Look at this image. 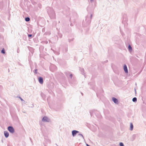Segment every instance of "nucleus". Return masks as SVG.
Segmentation results:
<instances>
[{
	"mask_svg": "<svg viewBox=\"0 0 146 146\" xmlns=\"http://www.w3.org/2000/svg\"><path fill=\"white\" fill-rule=\"evenodd\" d=\"M92 14H91L90 15V19L89 17H88V16H87L86 17V19L85 21H84L83 23L84 25L85 26V27L87 25H89V24L91 22V19L92 18Z\"/></svg>",
	"mask_w": 146,
	"mask_h": 146,
	"instance_id": "obj_1",
	"label": "nucleus"
},
{
	"mask_svg": "<svg viewBox=\"0 0 146 146\" xmlns=\"http://www.w3.org/2000/svg\"><path fill=\"white\" fill-rule=\"evenodd\" d=\"M90 113L91 117H97V115L99 113V112L96 110H92L90 111Z\"/></svg>",
	"mask_w": 146,
	"mask_h": 146,
	"instance_id": "obj_2",
	"label": "nucleus"
},
{
	"mask_svg": "<svg viewBox=\"0 0 146 146\" xmlns=\"http://www.w3.org/2000/svg\"><path fill=\"white\" fill-rule=\"evenodd\" d=\"M7 129L11 133H13L15 132L14 129L12 126H9L8 127Z\"/></svg>",
	"mask_w": 146,
	"mask_h": 146,
	"instance_id": "obj_3",
	"label": "nucleus"
},
{
	"mask_svg": "<svg viewBox=\"0 0 146 146\" xmlns=\"http://www.w3.org/2000/svg\"><path fill=\"white\" fill-rule=\"evenodd\" d=\"M50 120L46 116H44L42 119V121L44 122H48Z\"/></svg>",
	"mask_w": 146,
	"mask_h": 146,
	"instance_id": "obj_4",
	"label": "nucleus"
},
{
	"mask_svg": "<svg viewBox=\"0 0 146 146\" xmlns=\"http://www.w3.org/2000/svg\"><path fill=\"white\" fill-rule=\"evenodd\" d=\"M79 132L78 131L76 130H73L72 132V135L73 137H74L77 133H78Z\"/></svg>",
	"mask_w": 146,
	"mask_h": 146,
	"instance_id": "obj_5",
	"label": "nucleus"
},
{
	"mask_svg": "<svg viewBox=\"0 0 146 146\" xmlns=\"http://www.w3.org/2000/svg\"><path fill=\"white\" fill-rule=\"evenodd\" d=\"M38 80L39 82L41 84H42L43 83V79L42 77H40L38 78Z\"/></svg>",
	"mask_w": 146,
	"mask_h": 146,
	"instance_id": "obj_6",
	"label": "nucleus"
},
{
	"mask_svg": "<svg viewBox=\"0 0 146 146\" xmlns=\"http://www.w3.org/2000/svg\"><path fill=\"white\" fill-rule=\"evenodd\" d=\"M4 134L6 138H7L9 136V133L7 131H4Z\"/></svg>",
	"mask_w": 146,
	"mask_h": 146,
	"instance_id": "obj_7",
	"label": "nucleus"
},
{
	"mask_svg": "<svg viewBox=\"0 0 146 146\" xmlns=\"http://www.w3.org/2000/svg\"><path fill=\"white\" fill-rule=\"evenodd\" d=\"M123 69L124 71L126 73H127L128 72V71L127 68V66L125 64H124L123 66Z\"/></svg>",
	"mask_w": 146,
	"mask_h": 146,
	"instance_id": "obj_8",
	"label": "nucleus"
},
{
	"mask_svg": "<svg viewBox=\"0 0 146 146\" xmlns=\"http://www.w3.org/2000/svg\"><path fill=\"white\" fill-rule=\"evenodd\" d=\"M112 100L115 103L117 104L118 102V100L117 98L114 97H113L112 98Z\"/></svg>",
	"mask_w": 146,
	"mask_h": 146,
	"instance_id": "obj_9",
	"label": "nucleus"
},
{
	"mask_svg": "<svg viewBox=\"0 0 146 146\" xmlns=\"http://www.w3.org/2000/svg\"><path fill=\"white\" fill-rule=\"evenodd\" d=\"M3 3L2 1H0V9H2L3 7Z\"/></svg>",
	"mask_w": 146,
	"mask_h": 146,
	"instance_id": "obj_10",
	"label": "nucleus"
},
{
	"mask_svg": "<svg viewBox=\"0 0 146 146\" xmlns=\"http://www.w3.org/2000/svg\"><path fill=\"white\" fill-rule=\"evenodd\" d=\"M133 126L132 123H130V130L131 131L133 129Z\"/></svg>",
	"mask_w": 146,
	"mask_h": 146,
	"instance_id": "obj_11",
	"label": "nucleus"
},
{
	"mask_svg": "<svg viewBox=\"0 0 146 146\" xmlns=\"http://www.w3.org/2000/svg\"><path fill=\"white\" fill-rule=\"evenodd\" d=\"M136 137V135L134 134L133 135L131 138V140L132 141H134L135 138Z\"/></svg>",
	"mask_w": 146,
	"mask_h": 146,
	"instance_id": "obj_12",
	"label": "nucleus"
},
{
	"mask_svg": "<svg viewBox=\"0 0 146 146\" xmlns=\"http://www.w3.org/2000/svg\"><path fill=\"white\" fill-rule=\"evenodd\" d=\"M127 20V18H126V15H124L123 16V21H126Z\"/></svg>",
	"mask_w": 146,
	"mask_h": 146,
	"instance_id": "obj_13",
	"label": "nucleus"
},
{
	"mask_svg": "<svg viewBox=\"0 0 146 146\" xmlns=\"http://www.w3.org/2000/svg\"><path fill=\"white\" fill-rule=\"evenodd\" d=\"M128 48L130 52H131V51L132 50V47L130 45H129V46H128Z\"/></svg>",
	"mask_w": 146,
	"mask_h": 146,
	"instance_id": "obj_14",
	"label": "nucleus"
},
{
	"mask_svg": "<svg viewBox=\"0 0 146 146\" xmlns=\"http://www.w3.org/2000/svg\"><path fill=\"white\" fill-rule=\"evenodd\" d=\"M80 72H82V74H84V70L83 68H80Z\"/></svg>",
	"mask_w": 146,
	"mask_h": 146,
	"instance_id": "obj_15",
	"label": "nucleus"
},
{
	"mask_svg": "<svg viewBox=\"0 0 146 146\" xmlns=\"http://www.w3.org/2000/svg\"><path fill=\"white\" fill-rule=\"evenodd\" d=\"M46 142L47 143H51V141L50 140L48 139H46Z\"/></svg>",
	"mask_w": 146,
	"mask_h": 146,
	"instance_id": "obj_16",
	"label": "nucleus"
},
{
	"mask_svg": "<svg viewBox=\"0 0 146 146\" xmlns=\"http://www.w3.org/2000/svg\"><path fill=\"white\" fill-rule=\"evenodd\" d=\"M137 98L136 97L133 98L132 99V101L134 102H136L137 101Z\"/></svg>",
	"mask_w": 146,
	"mask_h": 146,
	"instance_id": "obj_17",
	"label": "nucleus"
},
{
	"mask_svg": "<svg viewBox=\"0 0 146 146\" xmlns=\"http://www.w3.org/2000/svg\"><path fill=\"white\" fill-rule=\"evenodd\" d=\"M25 21L27 22H28L30 20V19L28 17L25 18Z\"/></svg>",
	"mask_w": 146,
	"mask_h": 146,
	"instance_id": "obj_18",
	"label": "nucleus"
},
{
	"mask_svg": "<svg viewBox=\"0 0 146 146\" xmlns=\"http://www.w3.org/2000/svg\"><path fill=\"white\" fill-rule=\"evenodd\" d=\"M1 52L2 53L4 54L5 53V50L4 48H3V49L1 50Z\"/></svg>",
	"mask_w": 146,
	"mask_h": 146,
	"instance_id": "obj_19",
	"label": "nucleus"
},
{
	"mask_svg": "<svg viewBox=\"0 0 146 146\" xmlns=\"http://www.w3.org/2000/svg\"><path fill=\"white\" fill-rule=\"evenodd\" d=\"M65 74H66V76H67V77H68V76H69L70 74H69V72H65Z\"/></svg>",
	"mask_w": 146,
	"mask_h": 146,
	"instance_id": "obj_20",
	"label": "nucleus"
},
{
	"mask_svg": "<svg viewBox=\"0 0 146 146\" xmlns=\"http://www.w3.org/2000/svg\"><path fill=\"white\" fill-rule=\"evenodd\" d=\"M74 40V38H71V39H68V41L69 42H71V41H73Z\"/></svg>",
	"mask_w": 146,
	"mask_h": 146,
	"instance_id": "obj_21",
	"label": "nucleus"
},
{
	"mask_svg": "<svg viewBox=\"0 0 146 146\" xmlns=\"http://www.w3.org/2000/svg\"><path fill=\"white\" fill-rule=\"evenodd\" d=\"M78 135L79 136H80L82 137L83 139H84V136H83L82 134H81V133H79V134H78Z\"/></svg>",
	"mask_w": 146,
	"mask_h": 146,
	"instance_id": "obj_22",
	"label": "nucleus"
},
{
	"mask_svg": "<svg viewBox=\"0 0 146 146\" xmlns=\"http://www.w3.org/2000/svg\"><path fill=\"white\" fill-rule=\"evenodd\" d=\"M119 145L120 146H124V144L122 142L120 143Z\"/></svg>",
	"mask_w": 146,
	"mask_h": 146,
	"instance_id": "obj_23",
	"label": "nucleus"
},
{
	"mask_svg": "<svg viewBox=\"0 0 146 146\" xmlns=\"http://www.w3.org/2000/svg\"><path fill=\"white\" fill-rule=\"evenodd\" d=\"M34 73H35V74H36L37 73V69H36L35 70Z\"/></svg>",
	"mask_w": 146,
	"mask_h": 146,
	"instance_id": "obj_24",
	"label": "nucleus"
},
{
	"mask_svg": "<svg viewBox=\"0 0 146 146\" xmlns=\"http://www.w3.org/2000/svg\"><path fill=\"white\" fill-rule=\"evenodd\" d=\"M72 74H70V75H69V76L71 78H72Z\"/></svg>",
	"mask_w": 146,
	"mask_h": 146,
	"instance_id": "obj_25",
	"label": "nucleus"
},
{
	"mask_svg": "<svg viewBox=\"0 0 146 146\" xmlns=\"http://www.w3.org/2000/svg\"><path fill=\"white\" fill-rule=\"evenodd\" d=\"M28 36L29 37H31L32 36V35L31 34H28Z\"/></svg>",
	"mask_w": 146,
	"mask_h": 146,
	"instance_id": "obj_26",
	"label": "nucleus"
},
{
	"mask_svg": "<svg viewBox=\"0 0 146 146\" xmlns=\"http://www.w3.org/2000/svg\"><path fill=\"white\" fill-rule=\"evenodd\" d=\"M18 97L22 101H24L20 97Z\"/></svg>",
	"mask_w": 146,
	"mask_h": 146,
	"instance_id": "obj_27",
	"label": "nucleus"
},
{
	"mask_svg": "<svg viewBox=\"0 0 146 146\" xmlns=\"http://www.w3.org/2000/svg\"><path fill=\"white\" fill-rule=\"evenodd\" d=\"M135 93L136 94V90L135 89Z\"/></svg>",
	"mask_w": 146,
	"mask_h": 146,
	"instance_id": "obj_28",
	"label": "nucleus"
},
{
	"mask_svg": "<svg viewBox=\"0 0 146 146\" xmlns=\"http://www.w3.org/2000/svg\"><path fill=\"white\" fill-rule=\"evenodd\" d=\"M86 145H87V146H90V145H88V144H87Z\"/></svg>",
	"mask_w": 146,
	"mask_h": 146,
	"instance_id": "obj_29",
	"label": "nucleus"
},
{
	"mask_svg": "<svg viewBox=\"0 0 146 146\" xmlns=\"http://www.w3.org/2000/svg\"><path fill=\"white\" fill-rule=\"evenodd\" d=\"M81 94L82 95V96L83 95V93H82L81 92Z\"/></svg>",
	"mask_w": 146,
	"mask_h": 146,
	"instance_id": "obj_30",
	"label": "nucleus"
},
{
	"mask_svg": "<svg viewBox=\"0 0 146 146\" xmlns=\"http://www.w3.org/2000/svg\"><path fill=\"white\" fill-rule=\"evenodd\" d=\"M30 140L31 141V140H32L31 139V138H30Z\"/></svg>",
	"mask_w": 146,
	"mask_h": 146,
	"instance_id": "obj_31",
	"label": "nucleus"
},
{
	"mask_svg": "<svg viewBox=\"0 0 146 146\" xmlns=\"http://www.w3.org/2000/svg\"><path fill=\"white\" fill-rule=\"evenodd\" d=\"M70 25L71 26H72L73 25H72V24H70Z\"/></svg>",
	"mask_w": 146,
	"mask_h": 146,
	"instance_id": "obj_32",
	"label": "nucleus"
},
{
	"mask_svg": "<svg viewBox=\"0 0 146 146\" xmlns=\"http://www.w3.org/2000/svg\"><path fill=\"white\" fill-rule=\"evenodd\" d=\"M56 145H57V146H58V145H57V144H56Z\"/></svg>",
	"mask_w": 146,
	"mask_h": 146,
	"instance_id": "obj_33",
	"label": "nucleus"
},
{
	"mask_svg": "<svg viewBox=\"0 0 146 146\" xmlns=\"http://www.w3.org/2000/svg\"><path fill=\"white\" fill-rule=\"evenodd\" d=\"M93 1V0H91V1Z\"/></svg>",
	"mask_w": 146,
	"mask_h": 146,
	"instance_id": "obj_34",
	"label": "nucleus"
},
{
	"mask_svg": "<svg viewBox=\"0 0 146 146\" xmlns=\"http://www.w3.org/2000/svg\"><path fill=\"white\" fill-rule=\"evenodd\" d=\"M23 112V113H25V111H24V112Z\"/></svg>",
	"mask_w": 146,
	"mask_h": 146,
	"instance_id": "obj_35",
	"label": "nucleus"
}]
</instances>
